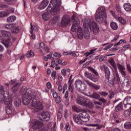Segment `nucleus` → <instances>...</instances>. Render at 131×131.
Here are the masks:
<instances>
[{
    "instance_id": "obj_1",
    "label": "nucleus",
    "mask_w": 131,
    "mask_h": 131,
    "mask_svg": "<svg viewBox=\"0 0 131 131\" xmlns=\"http://www.w3.org/2000/svg\"><path fill=\"white\" fill-rule=\"evenodd\" d=\"M9 95V93L8 92H5L4 94L0 93V102L5 103L6 105V113L8 115H10L13 112V106L12 105L13 97Z\"/></svg>"
},
{
    "instance_id": "obj_2",
    "label": "nucleus",
    "mask_w": 131,
    "mask_h": 131,
    "mask_svg": "<svg viewBox=\"0 0 131 131\" xmlns=\"http://www.w3.org/2000/svg\"><path fill=\"white\" fill-rule=\"evenodd\" d=\"M80 118L85 120L83 121L84 122H88L90 120V115L88 114L86 109H83L81 113L79 114V116L77 114L73 115V119L77 124H82V121Z\"/></svg>"
},
{
    "instance_id": "obj_3",
    "label": "nucleus",
    "mask_w": 131,
    "mask_h": 131,
    "mask_svg": "<svg viewBox=\"0 0 131 131\" xmlns=\"http://www.w3.org/2000/svg\"><path fill=\"white\" fill-rule=\"evenodd\" d=\"M95 19L100 24L106 21L107 15H106V10L104 7H100L97 9V11L96 13Z\"/></svg>"
},
{
    "instance_id": "obj_4",
    "label": "nucleus",
    "mask_w": 131,
    "mask_h": 131,
    "mask_svg": "<svg viewBox=\"0 0 131 131\" xmlns=\"http://www.w3.org/2000/svg\"><path fill=\"white\" fill-rule=\"evenodd\" d=\"M77 104L82 106L83 107H86L87 108H90L92 109L94 107L93 102L90 99H88L84 97V96H79L76 99Z\"/></svg>"
},
{
    "instance_id": "obj_5",
    "label": "nucleus",
    "mask_w": 131,
    "mask_h": 131,
    "mask_svg": "<svg viewBox=\"0 0 131 131\" xmlns=\"http://www.w3.org/2000/svg\"><path fill=\"white\" fill-rule=\"evenodd\" d=\"M59 10L60 8L58 6L57 0H51L47 9V12H51V15H57Z\"/></svg>"
},
{
    "instance_id": "obj_6",
    "label": "nucleus",
    "mask_w": 131,
    "mask_h": 131,
    "mask_svg": "<svg viewBox=\"0 0 131 131\" xmlns=\"http://www.w3.org/2000/svg\"><path fill=\"white\" fill-rule=\"evenodd\" d=\"M30 108L35 112H37V111L41 110L43 107L42 106V103L41 102L34 98L32 101L31 106Z\"/></svg>"
},
{
    "instance_id": "obj_7",
    "label": "nucleus",
    "mask_w": 131,
    "mask_h": 131,
    "mask_svg": "<svg viewBox=\"0 0 131 131\" xmlns=\"http://www.w3.org/2000/svg\"><path fill=\"white\" fill-rule=\"evenodd\" d=\"M102 69H104V72H105V82L108 85H113L114 84V82L113 81V79H110V71L109 70V69H108V67L106 66H102L101 67Z\"/></svg>"
},
{
    "instance_id": "obj_8",
    "label": "nucleus",
    "mask_w": 131,
    "mask_h": 131,
    "mask_svg": "<svg viewBox=\"0 0 131 131\" xmlns=\"http://www.w3.org/2000/svg\"><path fill=\"white\" fill-rule=\"evenodd\" d=\"M75 86L80 93H83L86 90V84L84 83H82L81 80L79 79H77L75 81Z\"/></svg>"
},
{
    "instance_id": "obj_9",
    "label": "nucleus",
    "mask_w": 131,
    "mask_h": 131,
    "mask_svg": "<svg viewBox=\"0 0 131 131\" xmlns=\"http://www.w3.org/2000/svg\"><path fill=\"white\" fill-rule=\"evenodd\" d=\"M32 124L33 128L35 129L34 131H43L45 129V127H42L43 125L41 122L37 120H33L32 121Z\"/></svg>"
},
{
    "instance_id": "obj_10",
    "label": "nucleus",
    "mask_w": 131,
    "mask_h": 131,
    "mask_svg": "<svg viewBox=\"0 0 131 131\" xmlns=\"http://www.w3.org/2000/svg\"><path fill=\"white\" fill-rule=\"evenodd\" d=\"M72 19L73 20V25L72 26L71 30L73 32H75L77 29V27H78V25H79L80 23V21H79V19L74 15L72 16Z\"/></svg>"
},
{
    "instance_id": "obj_11",
    "label": "nucleus",
    "mask_w": 131,
    "mask_h": 131,
    "mask_svg": "<svg viewBox=\"0 0 131 131\" xmlns=\"http://www.w3.org/2000/svg\"><path fill=\"white\" fill-rule=\"evenodd\" d=\"M37 117L40 120H43V121H49L50 120V115L49 112H43L39 114Z\"/></svg>"
},
{
    "instance_id": "obj_12",
    "label": "nucleus",
    "mask_w": 131,
    "mask_h": 131,
    "mask_svg": "<svg viewBox=\"0 0 131 131\" xmlns=\"http://www.w3.org/2000/svg\"><path fill=\"white\" fill-rule=\"evenodd\" d=\"M32 99L31 94L26 92L23 97V102L24 105H28L29 103H30V101Z\"/></svg>"
},
{
    "instance_id": "obj_13",
    "label": "nucleus",
    "mask_w": 131,
    "mask_h": 131,
    "mask_svg": "<svg viewBox=\"0 0 131 131\" xmlns=\"http://www.w3.org/2000/svg\"><path fill=\"white\" fill-rule=\"evenodd\" d=\"M70 22V17L68 15H64L61 20V26H67Z\"/></svg>"
},
{
    "instance_id": "obj_14",
    "label": "nucleus",
    "mask_w": 131,
    "mask_h": 131,
    "mask_svg": "<svg viewBox=\"0 0 131 131\" xmlns=\"http://www.w3.org/2000/svg\"><path fill=\"white\" fill-rule=\"evenodd\" d=\"M0 39H2L1 42L5 46V47H6V48H9V47H11L12 45V41L11 40V39H12V37H10V38L7 39H3L2 37L0 36Z\"/></svg>"
},
{
    "instance_id": "obj_15",
    "label": "nucleus",
    "mask_w": 131,
    "mask_h": 131,
    "mask_svg": "<svg viewBox=\"0 0 131 131\" xmlns=\"http://www.w3.org/2000/svg\"><path fill=\"white\" fill-rule=\"evenodd\" d=\"M92 30L93 33L96 35L97 34H99V32H100V30L99 29V27L97 25V23L94 21H92Z\"/></svg>"
},
{
    "instance_id": "obj_16",
    "label": "nucleus",
    "mask_w": 131,
    "mask_h": 131,
    "mask_svg": "<svg viewBox=\"0 0 131 131\" xmlns=\"http://www.w3.org/2000/svg\"><path fill=\"white\" fill-rule=\"evenodd\" d=\"M123 104L125 108H127V107H129V106H131V97H125V98L124 99Z\"/></svg>"
},
{
    "instance_id": "obj_17",
    "label": "nucleus",
    "mask_w": 131,
    "mask_h": 131,
    "mask_svg": "<svg viewBox=\"0 0 131 131\" xmlns=\"http://www.w3.org/2000/svg\"><path fill=\"white\" fill-rule=\"evenodd\" d=\"M83 26L85 29H89V28L92 29V23L91 22V19L90 18H85L84 19Z\"/></svg>"
},
{
    "instance_id": "obj_18",
    "label": "nucleus",
    "mask_w": 131,
    "mask_h": 131,
    "mask_svg": "<svg viewBox=\"0 0 131 131\" xmlns=\"http://www.w3.org/2000/svg\"><path fill=\"white\" fill-rule=\"evenodd\" d=\"M117 66L123 77H125L126 74L125 73V67L120 64V63H117Z\"/></svg>"
},
{
    "instance_id": "obj_19",
    "label": "nucleus",
    "mask_w": 131,
    "mask_h": 131,
    "mask_svg": "<svg viewBox=\"0 0 131 131\" xmlns=\"http://www.w3.org/2000/svg\"><path fill=\"white\" fill-rule=\"evenodd\" d=\"M84 32L81 27H78L77 31V38L79 39H82L83 38V34Z\"/></svg>"
},
{
    "instance_id": "obj_20",
    "label": "nucleus",
    "mask_w": 131,
    "mask_h": 131,
    "mask_svg": "<svg viewBox=\"0 0 131 131\" xmlns=\"http://www.w3.org/2000/svg\"><path fill=\"white\" fill-rule=\"evenodd\" d=\"M84 82H86V83L89 86H91V88H93V89H94V90H96V91H98V90H100V86L96 85L94 83H93L92 82L89 81L88 80H84Z\"/></svg>"
},
{
    "instance_id": "obj_21",
    "label": "nucleus",
    "mask_w": 131,
    "mask_h": 131,
    "mask_svg": "<svg viewBox=\"0 0 131 131\" xmlns=\"http://www.w3.org/2000/svg\"><path fill=\"white\" fill-rule=\"evenodd\" d=\"M49 5V1L48 0H43L39 5L38 9L39 10H43Z\"/></svg>"
},
{
    "instance_id": "obj_22",
    "label": "nucleus",
    "mask_w": 131,
    "mask_h": 131,
    "mask_svg": "<svg viewBox=\"0 0 131 131\" xmlns=\"http://www.w3.org/2000/svg\"><path fill=\"white\" fill-rule=\"evenodd\" d=\"M108 63H110V65L113 67L116 71L117 70V67H116V63H115V61H114V59L110 58L108 60Z\"/></svg>"
},
{
    "instance_id": "obj_23",
    "label": "nucleus",
    "mask_w": 131,
    "mask_h": 131,
    "mask_svg": "<svg viewBox=\"0 0 131 131\" xmlns=\"http://www.w3.org/2000/svg\"><path fill=\"white\" fill-rule=\"evenodd\" d=\"M42 19L44 21H48V20H50V13L45 12L42 14Z\"/></svg>"
},
{
    "instance_id": "obj_24",
    "label": "nucleus",
    "mask_w": 131,
    "mask_h": 131,
    "mask_svg": "<svg viewBox=\"0 0 131 131\" xmlns=\"http://www.w3.org/2000/svg\"><path fill=\"white\" fill-rule=\"evenodd\" d=\"M123 7L126 12H130L131 5L129 3H125L123 5Z\"/></svg>"
},
{
    "instance_id": "obj_25",
    "label": "nucleus",
    "mask_w": 131,
    "mask_h": 131,
    "mask_svg": "<svg viewBox=\"0 0 131 131\" xmlns=\"http://www.w3.org/2000/svg\"><path fill=\"white\" fill-rule=\"evenodd\" d=\"M83 36L86 39H90V37H91V34L90 33V31H89L88 29H85Z\"/></svg>"
},
{
    "instance_id": "obj_26",
    "label": "nucleus",
    "mask_w": 131,
    "mask_h": 131,
    "mask_svg": "<svg viewBox=\"0 0 131 131\" xmlns=\"http://www.w3.org/2000/svg\"><path fill=\"white\" fill-rule=\"evenodd\" d=\"M2 36L4 37H11V33L7 31H1Z\"/></svg>"
},
{
    "instance_id": "obj_27",
    "label": "nucleus",
    "mask_w": 131,
    "mask_h": 131,
    "mask_svg": "<svg viewBox=\"0 0 131 131\" xmlns=\"http://www.w3.org/2000/svg\"><path fill=\"white\" fill-rule=\"evenodd\" d=\"M123 108L122 102H120V103L116 106L115 111L116 112H119L120 110H122Z\"/></svg>"
},
{
    "instance_id": "obj_28",
    "label": "nucleus",
    "mask_w": 131,
    "mask_h": 131,
    "mask_svg": "<svg viewBox=\"0 0 131 131\" xmlns=\"http://www.w3.org/2000/svg\"><path fill=\"white\" fill-rule=\"evenodd\" d=\"M21 85L20 83H16L14 86L12 87V91L14 93H17L18 90H19V87Z\"/></svg>"
},
{
    "instance_id": "obj_29",
    "label": "nucleus",
    "mask_w": 131,
    "mask_h": 131,
    "mask_svg": "<svg viewBox=\"0 0 131 131\" xmlns=\"http://www.w3.org/2000/svg\"><path fill=\"white\" fill-rule=\"evenodd\" d=\"M68 95H69L68 91H66L64 96V98L66 99V106H68V105H69V98H68Z\"/></svg>"
},
{
    "instance_id": "obj_30",
    "label": "nucleus",
    "mask_w": 131,
    "mask_h": 131,
    "mask_svg": "<svg viewBox=\"0 0 131 131\" xmlns=\"http://www.w3.org/2000/svg\"><path fill=\"white\" fill-rule=\"evenodd\" d=\"M26 56L27 58H32L34 56V52L32 51H30L26 54Z\"/></svg>"
},
{
    "instance_id": "obj_31",
    "label": "nucleus",
    "mask_w": 131,
    "mask_h": 131,
    "mask_svg": "<svg viewBox=\"0 0 131 131\" xmlns=\"http://www.w3.org/2000/svg\"><path fill=\"white\" fill-rule=\"evenodd\" d=\"M16 20V17L15 16H10L7 18V21L9 23H11V22H14Z\"/></svg>"
},
{
    "instance_id": "obj_32",
    "label": "nucleus",
    "mask_w": 131,
    "mask_h": 131,
    "mask_svg": "<svg viewBox=\"0 0 131 131\" xmlns=\"http://www.w3.org/2000/svg\"><path fill=\"white\" fill-rule=\"evenodd\" d=\"M60 20V17L59 16H54L51 20V23L53 24H55V23H57L58 21Z\"/></svg>"
},
{
    "instance_id": "obj_33",
    "label": "nucleus",
    "mask_w": 131,
    "mask_h": 131,
    "mask_svg": "<svg viewBox=\"0 0 131 131\" xmlns=\"http://www.w3.org/2000/svg\"><path fill=\"white\" fill-rule=\"evenodd\" d=\"M110 26L112 29L114 30H116L117 28H118V26H117V24L115 22H112L110 24Z\"/></svg>"
},
{
    "instance_id": "obj_34",
    "label": "nucleus",
    "mask_w": 131,
    "mask_h": 131,
    "mask_svg": "<svg viewBox=\"0 0 131 131\" xmlns=\"http://www.w3.org/2000/svg\"><path fill=\"white\" fill-rule=\"evenodd\" d=\"M11 32L13 33H17V32H19V27L16 26L15 25V24L13 25V29L11 30Z\"/></svg>"
},
{
    "instance_id": "obj_35",
    "label": "nucleus",
    "mask_w": 131,
    "mask_h": 131,
    "mask_svg": "<svg viewBox=\"0 0 131 131\" xmlns=\"http://www.w3.org/2000/svg\"><path fill=\"white\" fill-rule=\"evenodd\" d=\"M31 30L30 31L31 34L33 33V31H37L38 30V28H37V27H36L35 25H32V24H31Z\"/></svg>"
},
{
    "instance_id": "obj_36",
    "label": "nucleus",
    "mask_w": 131,
    "mask_h": 131,
    "mask_svg": "<svg viewBox=\"0 0 131 131\" xmlns=\"http://www.w3.org/2000/svg\"><path fill=\"white\" fill-rule=\"evenodd\" d=\"M72 109L73 111H75L77 113H79V112H81L83 109L80 108L75 105H73L72 106Z\"/></svg>"
},
{
    "instance_id": "obj_37",
    "label": "nucleus",
    "mask_w": 131,
    "mask_h": 131,
    "mask_svg": "<svg viewBox=\"0 0 131 131\" xmlns=\"http://www.w3.org/2000/svg\"><path fill=\"white\" fill-rule=\"evenodd\" d=\"M14 24H8L5 25V28L6 29H9V30H12L13 29V27H14Z\"/></svg>"
},
{
    "instance_id": "obj_38",
    "label": "nucleus",
    "mask_w": 131,
    "mask_h": 131,
    "mask_svg": "<svg viewBox=\"0 0 131 131\" xmlns=\"http://www.w3.org/2000/svg\"><path fill=\"white\" fill-rule=\"evenodd\" d=\"M124 127L126 129H129L131 128V122H126L124 124Z\"/></svg>"
},
{
    "instance_id": "obj_39",
    "label": "nucleus",
    "mask_w": 131,
    "mask_h": 131,
    "mask_svg": "<svg viewBox=\"0 0 131 131\" xmlns=\"http://www.w3.org/2000/svg\"><path fill=\"white\" fill-rule=\"evenodd\" d=\"M89 97H90V98H94V99H97V100H98L100 98V95L97 93H94L93 94L89 95Z\"/></svg>"
},
{
    "instance_id": "obj_40",
    "label": "nucleus",
    "mask_w": 131,
    "mask_h": 131,
    "mask_svg": "<svg viewBox=\"0 0 131 131\" xmlns=\"http://www.w3.org/2000/svg\"><path fill=\"white\" fill-rule=\"evenodd\" d=\"M117 19L119 22H120V23L122 24L123 25H124V24L126 23L125 19L122 18V17H118Z\"/></svg>"
},
{
    "instance_id": "obj_41",
    "label": "nucleus",
    "mask_w": 131,
    "mask_h": 131,
    "mask_svg": "<svg viewBox=\"0 0 131 131\" xmlns=\"http://www.w3.org/2000/svg\"><path fill=\"white\" fill-rule=\"evenodd\" d=\"M14 104L15 105H16V106L19 107V106L21 105V99L17 98L16 99H15L14 101Z\"/></svg>"
},
{
    "instance_id": "obj_42",
    "label": "nucleus",
    "mask_w": 131,
    "mask_h": 131,
    "mask_svg": "<svg viewBox=\"0 0 131 131\" xmlns=\"http://www.w3.org/2000/svg\"><path fill=\"white\" fill-rule=\"evenodd\" d=\"M56 84L58 85V90L59 92H62V91H63V87L61 84V82L60 81H57L56 82Z\"/></svg>"
},
{
    "instance_id": "obj_43",
    "label": "nucleus",
    "mask_w": 131,
    "mask_h": 131,
    "mask_svg": "<svg viewBox=\"0 0 131 131\" xmlns=\"http://www.w3.org/2000/svg\"><path fill=\"white\" fill-rule=\"evenodd\" d=\"M130 114H131L130 107V110H126L124 112V116H126V117L129 116L130 115Z\"/></svg>"
},
{
    "instance_id": "obj_44",
    "label": "nucleus",
    "mask_w": 131,
    "mask_h": 131,
    "mask_svg": "<svg viewBox=\"0 0 131 131\" xmlns=\"http://www.w3.org/2000/svg\"><path fill=\"white\" fill-rule=\"evenodd\" d=\"M123 83H124V84H125V85L127 88H129V86H130V84L129 83V80L127 79H126V80L125 79Z\"/></svg>"
},
{
    "instance_id": "obj_45",
    "label": "nucleus",
    "mask_w": 131,
    "mask_h": 131,
    "mask_svg": "<svg viewBox=\"0 0 131 131\" xmlns=\"http://www.w3.org/2000/svg\"><path fill=\"white\" fill-rule=\"evenodd\" d=\"M8 14L6 11H1L0 12V17L1 18H4V17H7Z\"/></svg>"
},
{
    "instance_id": "obj_46",
    "label": "nucleus",
    "mask_w": 131,
    "mask_h": 131,
    "mask_svg": "<svg viewBox=\"0 0 131 131\" xmlns=\"http://www.w3.org/2000/svg\"><path fill=\"white\" fill-rule=\"evenodd\" d=\"M84 75H85V77H86L87 78H89V79H91V78L93 76V75L91 74V73H90L89 72H85L84 73Z\"/></svg>"
},
{
    "instance_id": "obj_47",
    "label": "nucleus",
    "mask_w": 131,
    "mask_h": 131,
    "mask_svg": "<svg viewBox=\"0 0 131 131\" xmlns=\"http://www.w3.org/2000/svg\"><path fill=\"white\" fill-rule=\"evenodd\" d=\"M89 69L91 71H92V72H93V73H94V74H95V75H98V72L94 68H93L92 67H89Z\"/></svg>"
},
{
    "instance_id": "obj_48",
    "label": "nucleus",
    "mask_w": 131,
    "mask_h": 131,
    "mask_svg": "<svg viewBox=\"0 0 131 131\" xmlns=\"http://www.w3.org/2000/svg\"><path fill=\"white\" fill-rule=\"evenodd\" d=\"M69 91H70L72 94H73V93L74 92L73 85H72V84H70V85L69 86Z\"/></svg>"
},
{
    "instance_id": "obj_49",
    "label": "nucleus",
    "mask_w": 131,
    "mask_h": 131,
    "mask_svg": "<svg viewBox=\"0 0 131 131\" xmlns=\"http://www.w3.org/2000/svg\"><path fill=\"white\" fill-rule=\"evenodd\" d=\"M56 75H57V73L56 72V71H53L51 74V76L53 80H55L56 79Z\"/></svg>"
},
{
    "instance_id": "obj_50",
    "label": "nucleus",
    "mask_w": 131,
    "mask_h": 131,
    "mask_svg": "<svg viewBox=\"0 0 131 131\" xmlns=\"http://www.w3.org/2000/svg\"><path fill=\"white\" fill-rule=\"evenodd\" d=\"M106 60H107V56H104L103 57L101 56L99 59L100 62H102L103 61H106Z\"/></svg>"
},
{
    "instance_id": "obj_51",
    "label": "nucleus",
    "mask_w": 131,
    "mask_h": 131,
    "mask_svg": "<svg viewBox=\"0 0 131 131\" xmlns=\"http://www.w3.org/2000/svg\"><path fill=\"white\" fill-rule=\"evenodd\" d=\"M58 65V63H57V62H55V60H53L51 62V67H53L54 68V67H56V66H57Z\"/></svg>"
},
{
    "instance_id": "obj_52",
    "label": "nucleus",
    "mask_w": 131,
    "mask_h": 131,
    "mask_svg": "<svg viewBox=\"0 0 131 131\" xmlns=\"http://www.w3.org/2000/svg\"><path fill=\"white\" fill-rule=\"evenodd\" d=\"M115 79H116L117 82H120V78L119 77L118 73L116 74V78H115Z\"/></svg>"
},
{
    "instance_id": "obj_53",
    "label": "nucleus",
    "mask_w": 131,
    "mask_h": 131,
    "mask_svg": "<svg viewBox=\"0 0 131 131\" xmlns=\"http://www.w3.org/2000/svg\"><path fill=\"white\" fill-rule=\"evenodd\" d=\"M99 101H100V102H102V103H107V100H106L105 99L103 98H101L100 97L98 99Z\"/></svg>"
},
{
    "instance_id": "obj_54",
    "label": "nucleus",
    "mask_w": 131,
    "mask_h": 131,
    "mask_svg": "<svg viewBox=\"0 0 131 131\" xmlns=\"http://www.w3.org/2000/svg\"><path fill=\"white\" fill-rule=\"evenodd\" d=\"M99 94H100L101 96H103V97H106L108 95V93L106 92H100Z\"/></svg>"
},
{
    "instance_id": "obj_55",
    "label": "nucleus",
    "mask_w": 131,
    "mask_h": 131,
    "mask_svg": "<svg viewBox=\"0 0 131 131\" xmlns=\"http://www.w3.org/2000/svg\"><path fill=\"white\" fill-rule=\"evenodd\" d=\"M64 128L66 129V131H69V130H70V127H69V123H67L66 124Z\"/></svg>"
},
{
    "instance_id": "obj_56",
    "label": "nucleus",
    "mask_w": 131,
    "mask_h": 131,
    "mask_svg": "<svg viewBox=\"0 0 131 131\" xmlns=\"http://www.w3.org/2000/svg\"><path fill=\"white\" fill-rule=\"evenodd\" d=\"M54 57H56L57 58H60L62 56V55H61V54L60 53H55L53 54Z\"/></svg>"
},
{
    "instance_id": "obj_57",
    "label": "nucleus",
    "mask_w": 131,
    "mask_h": 131,
    "mask_svg": "<svg viewBox=\"0 0 131 131\" xmlns=\"http://www.w3.org/2000/svg\"><path fill=\"white\" fill-rule=\"evenodd\" d=\"M55 99V102L57 104H59V103L61 102V98H60V97L58 96L57 98H56Z\"/></svg>"
},
{
    "instance_id": "obj_58",
    "label": "nucleus",
    "mask_w": 131,
    "mask_h": 131,
    "mask_svg": "<svg viewBox=\"0 0 131 131\" xmlns=\"http://www.w3.org/2000/svg\"><path fill=\"white\" fill-rule=\"evenodd\" d=\"M61 73L63 76H66L67 75V73L66 72V69L61 70Z\"/></svg>"
},
{
    "instance_id": "obj_59",
    "label": "nucleus",
    "mask_w": 131,
    "mask_h": 131,
    "mask_svg": "<svg viewBox=\"0 0 131 131\" xmlns=\"http://www.w3.org/2000/svg\"><path fill=\"white\" fill-rule=\"evenodd\" d=\"M3 91H4V86L0 85V92H0V94H5V92H7V91L3 92Z\"/></svg>"
},
{
    "instance_id": "obj_60",
    "label": "nucleus",
    "mask_w": 131,
    "mask_h": 131,
    "mask_svg": "<svg viewBox=\"0 0 131 131\" xmlns=\"http://www.w3.org/2000/svg\"><path fill=\"white\" fill-rule=\"evenodd\" d=\"M67 90V84L65 83L63 85V94H64V93H65V91Z\"/></svg>"
},
{
    "instance_id": "obj_61",
    "label": "nucleus",
    "mask_w": 131,
    "mask_h": 131,
    "mask_svg": "<svg viewBox=\"0 0 131 131\" xmlns=\"http://www.w3.org/2000/svg\"><path fill=\"white\" fill-rule=\"evenodd\" d=\"M4 51H5V47L3 45H0V53H3Z\"/></svg>"
},
{
    "instance_id": "obj_62",
    "label": "nucleus",
    "mask_w": 131,
    "mask_h": 131,
    "mask_svg": "<svg viewBox=\"0 0 131 131\" xmlns=\"http://www.w3.org/2000/svg\"><path fill=\"white\" fill-rule=\"evenodd\" d=\"M90 80H92V81H93L94 82H97V81H98V79L94 78L93 76H92Z\"/></svg>"
},
{
    "instance_id": "obj_63",
    "label": "nucleus",
    "mask_w": 131,
    "mask_h": 131,
    "mask_svg": "<svg viewBox=\"0 0 131 131\" xmlns=\"http://www.w3.org/2000/svg\"><path fill=\"white\" fill-rule=\"evenodd\" d=\"M53 96L54 99H56V98H58V97H59V95H58V93H57V92H54L53 93Z\"/></svg>"
},
{
    "instance_id": "obj_64",
    "label": "nucleus",
    "mask_w": 131,
    "mask_h": 131,
    "mask_svg": "<svg viewBox=\"0 0 131 131\" xmlns=\"http://www.w3.org/2000/svg\"><path fill=\"white\" fill-rule=\"evenodd\" d=\"M49 129H50V126H49V125H47L44 127L43 131H48Z\"/></svg>"
}]
</instances>
